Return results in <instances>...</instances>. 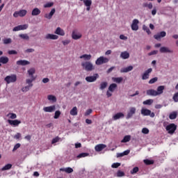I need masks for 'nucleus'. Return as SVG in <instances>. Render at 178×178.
<instances>
[{
    "label": "nucleus",
    "instance_id": "45",
    "mask_svg": "<svg viewBox=\"0 0 178 178\" xmlns=\"http://www.w3.org/2000/svg\"><path fill=\"white\" fill-rule=\"evenodd\" d=\"M125 174L124 172L118 170L116 173L117 177H124Z\"/></svg>",
    "mask_w": 178,
    "mask_h": 178
},
{
    "label": "nucleus",
    "instance_id": "6",
    "mask_svg": "<svg viewBox=\"0 0 178 178\" xmlns=\"http://www.w3.org/2000/svg\"><path fill=\"white\" fill-rule=\"evenodd\" d=\"M27 15V10H20L19 11H15L13 14L14 17H24Z\"/></svg>",
    "mask_w": 178,
    "mask_h": 178
},
{
    "label": "nucleus",
    "instance_id": "7",
    "mask_svg": "<svg viewBox=\"0 0 178 178\" xmlns=\"http://www.w3.org/2000/svg\"><path fill=\"white\" fill-rule=\"evenodd\" d=\"M152 73V68H149L142 75V80H148L149 79V74Z\"/></svg>",
    "mask_w": 178,
    "mask_h": 178
},
{
    "label": "nucleus",
    "instance_id": "1",
    "mask_svg": "<svg viewBox=\"0 0 178 178\" xmlns=\"http://www.w3.org/2000/svg\"><path fill=\"white\" fill-rule=\"evenodd\" d=\"M81 66L83 69V70H86V72H92L95 67H94V65L92 64L90 61H86L81 63Z\"/></svg>",
    "mask_w": 178,
    "mask_h": 178
},
{
    "label": "nucleus",
    "instance_id": "24",
    "mask_svg": "<svg viewBox=\"0 0 178 178\" xmlns=\"http://www.w3.org/2000/svg\"><path fill=\"white\" fill-rule=\"evenodd\" d=\"M124 118V114L123 113H118L115 115L113 116V120H118V119Z\"/></svg>",
    "mask_w": 178,
    "mask_h": 178
},
{
    "label": "nucleus",
    "instance_id": "28",
    "mask_svg": "<svg viewBox=\"0 0 178 178\" xmlns=\"http://www.w3.org/2000/svg\"><path fill=\"white\" fill-rule=\"evenodd\" d=\"M163 90H165V86H160L157 88V90L156 91V93H157V95H161L162 94H163Z\"/></svg>",
    "mask_w": 178,
    "mask_h": 178
},
{
    "label": "nucleus",
    "instance_id": "57",
    "mask_svg": "<svg viewBox=\"0 0 178 178\" xmlns=\"http://www.w3.org/2000/svg\"><path fill=\"white\" fill-rule=\"evenodd\" d=\"M59 116H60V111H56L54 114V119H59Z\"/></svg>",
    "mask_w": 178,
    "mask_h": 178
},
{
    "label": "nucleus",
    "instance_id": "38",
    "mask_svg": "<svg viewBox=\"0 0 178 178\" xmlns=\"http://www.w3.org/2000/svg\"><path fill=\"white\" fill-rule=\"evenodd\" d=\"M10 169H12V164L8 163V164H6L4 167H3L1 168V170H2V172H3L5 170H9Z\"/></svg>",
    "mask_w": 178,
    "mask_h": 178
},
{
    "label": "nucleus",
    "instance_id": "39",
    "mask_svg": "<svg viewBox=\"0 0 178 178\" xmlns=\"http://www.w3.org/2000/svg\"><path fill=\"white\" fill-rule=\"evenodd\" d=\"M131 138V136L130 135L125 136L124 138L121 140V143H129Z\"/></svg>",
    "mask_w": 178,
    "mask_h": 178
},
{
    "label": "nucleus",
    "instance_id": "12",
    "mask_svg": "<svg viewBox=\"0 0 178 178\" xmlns=\"http://www.w3.org/2000/svg\"><path fill=\"white\" fill-rule=\"evenodd\" d=\"M8 123H9L10 126H14V127H17V126H19L20 123H22V121L18 120H8Z\"/></svg>",
    "mask_w": 178,
    "mask_h": 178
},
{
    "label": "nucleus",
    "instance_id": "5",
    "mask_svg": "<svg viewBox=\"0 0 178 178\" xmlns=\"http://www.w3.org/2000/svg\"><path fill=\"white\" fill-rule=\"evenodd\" d=\"M108 62H109V59H108V58L100 56L96 60L95 64L97 65H104V63H108Z\"/></svg>",
    "mask_w": 178,
    "mask_h": 178
},
{
    "label": "nucleus",
    "instance_id": "47",
    "mask_svg": "<svg viewBox=\"0 0 178 178\" xmlns=\"http://www.w3.org/2000/svg\"><path fill=\"white\" fill-rule=\"evenodd\" d=\"M143 30H144V31H146L148 35L151 34V31L149 30V28H148V26L143 25Z\"/></svg>",
    "mask_w": 178,
    "mask_h": 178
},
{
    "label": "nucleus",
    "instance_id": "14",
    "mask_svg": "<svg viewBox=\"0 0 178 178\" xmlns=\"http://www.w3.org/2000/svg\"><path fill=\"white\" fill-rule=\"evenodd\" d=\"M72 37L73 40H80V38H81V37H82V35H81V33H80L76 31H72Z\"/></svg>",
    "mask_w": 178,
    "mask_h": 178
},
{
    "label": "nucleus",
    "instance_id": "2",
    "mask_svg": "<svg viewBox=\"0 0 178 178\" xmlns=\"http://www.w3.org/2000/svg\"><path fill=\"white\" fill-rule=\"evenodd\" d=\"M17 80V76L16 74H11L7 76L4 79V81L7 83V84H10V83H15Z\"/></svg>",
    "mask_w": 178,
    "mask_h": 178
},
{
    "label": "nucleus",
    "instance_id": "64",
    "mask_svg": "<svg viewBox=\"0 0 178 178\" xmlns=\"http://www.w3.org/2000/svg\"><path fill=\"white\" fill-rule=\"evenodd\" d=\"M20 143H17L15 146L14 148L13 149V151H16V149H18V148H20Z\"/></svg>",
    "mask_w": 178,
    "mask_h": 178
},
{
    "label": "nucleus",
    "instance_id": "9",
    "mask_svg": "<svg viewBox=\"0 0 178 178\" xmlns=\"http://www.w3.org/2000/svg\"><path fill=\"white\" fill-rule=\"evenodd\" d=\"M97 77H99L98 74H95L94 76H86L85 80L88 83H94V81H97Z\"/></svg>",
    "mask_w": 178,
    "mask_h": 178
},
{
    "label": "nucleus",
    "instance_id": "10",
    "mask_svg": "<svg viewBox=\"0 0 178 178\" xmlns=\"http://www.w3.org/2000/svg\"><path fill=\"white\" fill-rule=\"evenodd\" d=\"M163 37H166L165 31L157 33L156 35H154V38L155 40H157V41H159V40H161V38H163Z\"/></svg>",
    "mask_w": 178,
    "mask_h": 178
},
{
    "label": "nucleus",
    "instance_id": "27",
    "mask_svg": "<svg viewBox=\"0 0 178 178\" xmlns=\"http://www.w3.org/2000/svg\"><path fill=\"white\" fill-rule=\"evenodd\" d=\"M60 172H65V173H73V168L70 167L60 168Z\"/></svg>",
    "mask_w": 178,
    "mask_h": 178
},
{
    "label": "nucleus",
    "instance_id": "44",
    "mask_svg": "<svg viewBox=\"0 0 178 178\" xmlns=\"http://www.w3.org/2000/svg\"><path fill=\"white\" fill-rule=\"evenodd\" d=\"M113 80L115 82L120 84V83H122L123 81L122 77H117V78H113Z\"/></svg>",
    "mask_w": 178,
    "mask_h": 178
},
{
    "label": "nucleus",
    "instance_id": "16",
    "mask_svg": "<svg viewBox=\"0 0 178 178\" xmlns=\"http://www.w3.org/2000/svg\"><path fill=\"white\" fill-rule=\"evenodd\" d=\"M45 40H58L59 36L51 33H48L44 36Z\"/></svg>",
    "mask_w": 178,
    "mask_h": 178
},
{
    "label": "nucleus",
    "instance_id": "51",
    "mask_svg": "<svg viewBox=\"0 0 178 178\" xmlns=\"http://www.w3.org/2000/svg\"><path fill=\"white\" fill-rule=\"evenodd\" d=\"M122 164L120 163H114L112 164L111 168H113V169H118V168H119V166H120Z\"/></svg>",
    "mask_w": 178,
    "mask_h": 178
},
{
    "label": "nucleus",
    "instance_id": "43",
    "mask_svg": "<svg viewBox=\"0 0 178 178\" xmlns=\"http://www.w3.org/2000/svg\"><path fill=\"white\" fill-rule=\"evenodd\" d=\"M47 99H49V101H53V102H56V97H55L52 95H48Z\"/></svg>",
    "mask_w": 178,
    "mask_h": 178
},
{
    "label": "nucleus",
    "instance_id": "3",
    "mask_svg": "<svg viewBox=\"0 0 178 178\" xmlns=\"http://www.w3.org/2000/svg\"><path fill=\"white\" fill-rule=\"evenodd\" d=\"M141 115H143V116H150V118H155V113L151 112V110L147 108H142Z\"/></svg>",
    "mask_w": 178,
    "mask_h": 178
},
{
    "label": "nucleus",
    "instance_id": "55",
    "mask_svg": "<svg viewBox=\"0 0 178 178\" xmlns=\"http://www.w3.org/2000/svg\"><path fill=\"white\" fill-rule=\"evenodd\" d=\"M20 30H27L29 29V24L19 25Z\"/></svg>",
    "mask_w": 178,
    "mask_h": 178
},
{
    "label": "nucleus",
    "instance_id": "11",
    "mask_svg": "<svg viewBox=\"0 0 178 178\" xmlns=\"http://www.w3.org/2000/svg\"><path fill=\"white\" fill-rule=\"evenodd\" d=\"M161 54H173V50L167 47H162L159 49Z\"/></svg>",
    "mask_w": 178,
    "mask_h": 178
},
{
    "label": "nucleus",
    "instance_id": "42",
    "mask_svg": "<svg viewBox=\"0 0 178 178\" xmlns=\"http://www.w3.org/2000/svg\"><path fill=\"white\" fill-rule=\"evenodd\" d=\"M3 44L5 45H8V44H12V39L11 38H6L3 40Z\"/></svg>",
    "mask_w": 178,
    "mask_h": 178
},
{
    "label": "nucleus",
    "instance_id": "58",
    "mask_svg": "<svg viewBox=\"0 0 178 178\" xmlns=\"http://www.w3.org/2000/svg\"><path fill=\"white\" fill-rule=\"evenodd\" d=\"M91 113H92V109H88L85 113L84 115L85 116H88L89 115H91Z\"/></svg>",
    "mask_w": 178,
    "mask_h": 178
},
{
    "label": "nucleus",
    "instance_id": "34",
    "mask_svg": "<svg viewBox=\"0 0 178 178\" xmlns=\"http://www.w3.org/2000/svg\"><path fill=\"white\" fill-rule=\"evenodd\" d=\"M176 118H177V112H176V111H174V112L171 113L169 115V118L171 120H173L176 119Z\"/></svg>",
    "mask_w": 178,
    "mask_h": 178
},
{
    "label": "nucleus",
    "instance_id": "63",
    "mask_svg": "<svg viewBox=\"0 0 178 178\" xmlns=\"http://www.w3.org/2000/svg\"><path fill=\"white\" fill-rule=\"evenodd\" d=\"M54 6V3H47L44 6V8H51Z\"/></svg>",
    "mask_w": 178,
    "mask_h": 178
},
{
    "label": "nucleus",
    "instance_id": "60",
    "mask_svg": "<svg viewBox=\"0 0 178 178\" xmlns=\"http://www.w3.org/2000/svg\"><path fill=\"white\" fill-rule=\"evenodd\" d=\"M156 54H158V51L156 50H154V51H152L149 53H148V56H152V55H156Z\"/></svg>",
    "mask_w": 178,
    "mask_h": 178
},
{
    "label": "nucleus",
    "instance_id": "36",
    "mask_svg": "<svg viewBox=\"0 0 178 178\" xmlns=\"http://www.w3.org/2000/svg\"><path fill=\"white\" fill-rule=\"evenodd\" d=\"M77 113V107H73L72 109L70 111V115H72V116H76Z\"/></svg>",
    "mask_w": 178,
    "mask_h": 178
},
{
    "label": "nucleus",
    "instance_id": "62",
    "mask_svg": "<svg viewBox=\"0 0 178 178\" xmlns=\"http://www.w3.org/2000/svg\"><path fill=\"white\" fill-rule=\"evenodd\" d=\"M175 102H178V92L175 93L172 97Z\"/></svg>",
    "mask_w": 178,
    "mask_h": 178
},
{
    "label": "nucleus",
    "instance_id": "35",
    "mask_svg": "<svg viewBox=\"0 0 178 178\" xmlns=\"http://www.w3.org/2000/svg\"><path fill=\"white\" fill-rule=\"evenodd\" d=\"M106 87H108V82L106 81H104L100 83V87H99V90H105V88H106Z\"/></svg>",
    "mask_w": 178,
    "mask_h": 178
},
{
    "label": "nucleus",
    "instance_id": "52",
    "mask_svg": "<svg viewBox=\"0 0 178 178\" xmlns=\"http://www.w3.org/2000/svg\"><path fill=\"white\" fill-rule=\"evenodd\" d=\"M7 116H10V119H16L17 118V115L13 113H8Z\"/></svg>",
    "mask_w": 178,
    "mask_h": 178
},
{
    "label": "nucleus",
    "instance_id": "59",
    "mask_svg": "<svg viewBox=\"0 0 178 178\" xmlns=\"http://www.w3.org/2000/svg\"><path fill=\"white\" fill-rule=\"evenodd\" d=\"M142 133L143 134H148L149 133V129H148V128H143L142 129Z\"/></svg>",
    "mask_w": 178,
    "mask_h": 178
},
{
    "label": "nucleus",
    "instance_id": "31",
    "mask_svg": "<svg viewBox=\"0 0 178 178\" xmlns=\"http://www.w3.org/2000/svg\"><path fill=\"white\" fill-rule=\"evenodd\" d=\"M116 88H118V85L116 83H111L108 87V91L113 92Z\"/></svg>",
    "mask_w": 178,
    "mask_h": 178
},
{
    "label": "nucleus",
    "instance_id": "41",
    "mask_svg": "<svg viewBox=\"0 0 178 178\" xmlns=\"http://www.w3.org/2000/svg\"><path fill=\"white\" fill-rule=\"evenodd\" d=\"M83 3L85 6H91L92 5V0H84Z\"/></svg>",
    "mask_w": 178,
    "mask_h": 178
},
{
    "label": "nucleus",
    "instance_id": "20",
    "mask_svg": "<svg viewBox=\"0 0 178 178\" xmlns=\"http://www.w3.org/2000/svg\"><path fill=\"white\" fill-rule=\"evenodd\" d=\"M55 12H56L55 8H53L49 14L44 15V17L46 19H48L49 20H51V19H52V17L54 16V15H55Z\"/></svg>",
    "mask_w": 178,
    "mask_h": 178
},
{
    "label": "nucleus",
    "instance_id": "32",
    "mask_svg": "<svg viewBox=\"0 0 178 178\" xmlns=\"http://www.w3.org/2000/svg\"><path fill=\"white\" fill-rule=\"evenodd\" d=\"M80 59H84V60H90L92 58L91 54H83L81 56Z\"/></svg>",
    "mask_w": 178,
    "mask_h": 178
},
{
    "label": "nucleus",
    "instance_id": "15",
    "mask_svg": "<svg viewBox=\"0 0 178 178\" xmlns=\"http://www.w3.org/2000/svg\"><path fill=\"white\" fill-rule=\"evenodd\" d=\"M135 113H136V108L135 107L130 108L129 111L128 112L127 115V119H130L133 118V115H134Z\"/></svg>",
    "mask_w": 178,
    "mask_h": 178
},
{
    "label": "nucleus",
    "instance_id": "61",
    "mask_svg": "<svg viewBox=\"0 0 178 178\" xmlns=\"http://www.w3.org/2000/svg\"><path fill=\"white\" fill-rule=\"evenodd\" d=\"M9 55H17V51L16 50H10L8 51Z\"/></svg>",
    "mask_w": 178,
    "mask_h": 178
},
{
    "label": "nucleus",
    "instance_id": "26",
    "mask_svg": "<svg viewBox=\"0 0 178 178\" xmlns=\"http://www.w3.org/2000/svg\"><path fill=\"white\" fill-rule=\"evenodd\" d=\"M34 80H35V77L34 76H32L31 79H28L26 80V84H29V87H33V81H34Z\"/></svg>",
    "mask_w": 178,
    "mask_h": 178
},
{
    "label": "nucleus",
    "instance_id": "46",
    "mask_svg": "<svg viewBox=\"0 0 178 178\" xmlns=\"http://www.w3.org/2000/svg\"><path fill=\"white\" fill-rule=\"evenodd\" d=\"M143 162L145 165H154V160L145 159Z\"/></svg>",
    "mask_w": 178,
    "mask_h": 178
},
{
    "label": "nucleus",
    "instance_id": "54",
    "mask_svg": "<svg viewBox=\"0 0 178 178\" xmlns=\"http://www.w3.org/2000/svg\"><path fill=\"white\" fill-rule=\"evenodd\" d=\"M59 140H60V138H59V136H56L52 139L51 144H56V143L59 142Z\"/></svg>",
    "mask_w": 178,
    "mask_h": 178
},
{
    "label": "nucleus",
    "instance_id": "50",
    "mask_svg": "<svg viewBox=\"0 0 178 178\" xmlns=\"http://www.w3.org/2000/svg\"><path fill=\"white\" fill-rule=\"evenodd\" d=\"M30 88H31V86L28 85V86L22 88V92H27V91H29V90H30Z\"/></svg>",
    "mask_w": 178,
    "mask_h": 178
},
{
    "label": "nucleus",
    "instance_id": "33",
    "mask_svg": "<svg viewBox=\"0 0 178 178\" xmlns=\"http://www.w3.org/2000/svg\"><path fill=\"white\" fill-rule=\"evenodd\" d=\"M19 37L22 40H26V41H29L30 40V37L29 36V35H27V33L19 34Z\"/></svg>",
    "mask_w": 178,
    "mask_h": 178
},
{
    "label": "nucleus",
    "instance_id": "53",
    "mask_svg": "<svg viewBox=\"0 0 178 178\" xmlns=\"http://www.w3.org/2000/svg\"><path fill=\"white\" fill-rule=\"evenodd\" d=\"M158 81V77H154L149 81V84H154V83H156Z\"/></svg>",
    "mask_w": 178,
    "mask_h": 178
},
{
    "label": "nucleus",
    "instance_id": "21",
    "mask_svg": "<svg viewBox=\"0 0 178 178\" xmlns=\"http://www.w3.org/2000/svg\"><path fill=\"white\" fill-rule=\"evenodd\" d=\"M54 34H57V35H65V31L62 29L60 27L56 28Z\"/></svg>",
    "mask_w": 178,
    "mask_h": 178
},
{
    "label": "nucleus",
    "instance_id": "8",
    "mask_svg": "<svg viewBox=\"0 0 178 178\" xmlns=\"http://www.w3.org/2000/svg\"><path fill=\"white\" fill-rule=\"evenodd\" d=\"M138 23H140V22L137 19H134L132 21L131 28V30H133V31H137V30H138Z\"/></svg>",
    "mask_w": 178,
    "mask_h": 178
},
{
    "label": "nucleus",
    "instance_id": "22",
    "mask_svg": "<svg viewBox=\"0 0 178 178\" xmlns=\"http://www.w3.org/2000/svg\"><path fill=\"white\" fill-rule=\"evenodd\" d=\"M133 70V66L130 65L127 67L122 68L120 70V73H129V72H131Z\"/></svg>",
    "mask_w": 178,
    "mask_h": 178
},
{
    "label": "nucleus",
    "instance_id": "48",
    "mask_svg": "<svg viewBox=\"0 0 178 178\" xmlns=\"http://www.w3.org/2000/svg\"><path fill=\"white\" fill-rule=\"evenodd\" d=\"M138 170H139L138 167H135L131 170L130 173L131 175H136V173H137Z\"/></svg>",
    "mask_w": 178,
    "mask_h": 178
},
{
    "label": "nucleus",
    "instance_id": "30",
    "mask_svg": "<svg viewBox=\"0 0 178 178\" xmlns=\"http://www.w3.org/2000/svg\"><path fill=\"white\" fill-rule=\"evenodd\" d=\"M130 154V150L127 149L123 152L122 153H118L117 158H122V156H124Z\"/></svg>",
    "mask_w": 178,
    "mask_h": 178
},
{
    "label": "nucleus",
    "instance_id": "23",
    "mask_svg": "<svg viewBox=\"0 0 178 178\" xmlns=\"http://www.w3.org/2000/svg\"><path fill=\"white\" fill-rule=\"evenodd\" d=\"M122 59H129L130 58V54L127 51H122L120 56Z\"/></svg>",
    "mask_w": 178,
    "mask_h": 178
},
{
    "label": "nucleus",
    "instance_id": "40",
    "mask_svg": "<svg viewBox=\"0 0 178 178\" xmlns=\"http://www.w3.org/2000/svg\"><path fill=\"white\" fill-rule=\"evenodd\" d=\"M35 73V69L34 68H31L28 70V74L29 77H33L34 76L33 74Z\"/></svg>",
    "mask_w": 178,
    "mask_h": 178
},
{
    "label": "nucleus",
    "instance_id": "13",
    "mask_svg": "<svg viewBox=\"0 0 178 178\" xmlns=\"http://www.w3.org/2000/svg\"><path fill=\"white\" fill-rule=\"evenodd\" d=\"M16 63L18 66H27V65H30V61L27 60H19Z\"/></svg>",
    "mask_w": 178,
    "mask_h": 178
},
{
    "label": "nucleus",
    "instance_id": "37",
    "mask_svg": "<svg viewBox=\"0 0 178 178\" xmlns=\"http://www.w3.org/2000/svg\"><path fill=\"white\" fill-rule=\"evenodd\" d=\"M143 105H152L154 104V99H149L143 102Z\"/></svg>",
    "mask_w": 178,
    "mask_h": 178
},
{
    "label": "nucleus",
    "instance_id": "18",
    "mask_svg": "<svg viewBox=\"0 0 178 178\" xmlns=\"http://www.w3.org/2000/svg\"><path fill=\"white\" fill-rule=\"evenodd\" d=\"M55 109H56V107L55 106H47L43 108V111L44 112H54Z\"/></svg>",
    "mask_w": 178,
    "mask_h": 178
},
{
    "label": "nucleus",
    "instance_id": "49",
    "mask_svg": "<svg viewBox=\"0 0 178 178\" xmlns=\"http://www.w3.org/2000/svg\"><path fill=\"white\" fill-rule=\"evenodd\" d=\"M88 155H90L88 153H81L77 156V158H86V156H88Z\"/></svg>",
    "mask_w": 178,
    "mask_h": 178
},
{
    "label": "nucleus",
    "instance_id": "29",
    "mask_svg": "<svg viewBox=\"0 0 178 178\" xmlns=\"http://www.w3.org/2000/svg\"><path fill=\"white\" fill-rule=\"evenodd\" d=\"M8 62H9V58L6 56L0 57V63H2L3 65H6Z\"/></svg>",
    "mask_w": 178,
    "mask_h": 178
},
{
    "label": "nucleus",
    "instance_id": "19",
    "mask_svg": "<svg viewBox=\"0 0 178 178\" xmlns=\"http://www.w3.org/2000/svg\"><path fill=\"white\" fill-rule=\"evenodd\" d=\"M104 148H106V145L99 144L95 146V149L97 151V152H100V151H102V149H104Z\"/></svg>",
    "mask_w": 178,
    "mask_h": 178
},
{
    "label": "nucleus",
    "instance_id": "56",
    "mask_svg": "<svg viewBox=\"0 0 178 178\" xmlns=\"http://www.w3.org/2000/svg\"><path fill=\"white\" fill-rule=\"evenodd\" d=\"M35 49H27L24 51L25 54H33V52H35Z\"/></svg>",
    "mask_w": 178,
    "mask_h": 178
},
{
    "label": "nucleus",
    "instance_id": "17",
    "mask_svg": "<svg viewBox=\"0 0 178 178\" xmlns=\"http://www.w3.org/2000/svg\"><path fill=\"white\" fill-rule=\"evenodd\" d=\"M147 95H149L151 97H157L158 93L156 92V90L154 89H149L146 91Z\"/></svg>",
    "mask_w": 178,
    "mask_h": 178
},
{
    "label": "nucleus",
    "instance_id": "25",
    "mask_svg": "<svg viewBox=\"0 0 178 178\" xmlns=\"http://www.w3.org/2000/svg\"><path fill=\"white\" fill-rule=\"evenodd\" d=\"M41 13V10L38 8H35L31 12L32 16H38Z\"/></svg>",
    "mask_w": 178,
    "mask_h": 178
},
{
    "label": "nucleus",
    "instance_id": "4",
    "mask_svg": "<svg viewBox=\"0 0 178 178\" xmlns=\"http://www.w3.org/2000/svg\"><path fill=\"white\" fill-rule=\"evenodd\" d=\"M177 127L175 124H170L166 126L165 129L168 131V134H173L176 131Z\"/></svg>",
    "mask_w": 178,
    "mask_h": 178
}]
</instances>
